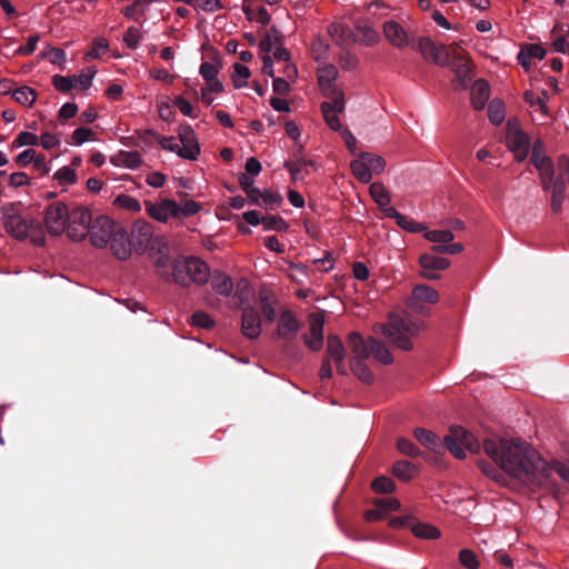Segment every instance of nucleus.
Here are the masks:
<instances>
[{
    "label": "nucleus",
    "mask_w": 569,
    "mask_h": 569,
    "mask_svg": "<svg viewBox=\"0 0 569 569\" xmlns=\"http://www.w3.org/2000/svg\"><path fill=\"white\" fill-rule=\"evenodd\" d=\"M483 451L496 466L479 461L485 475L500 481L502 471L526 483L542 487L555 470L569 481V465L557 462L553 467L541 458L539 452L520 439L490 437L483 440Z\"/></svg>",
    "instance_id": "1"
},
{
    "label": "nucleus",
    "mask_w": 569,
    "mask_h": 569,
    "mask_svg": "<svg viewBox=\"0 0 569 569\" xmlns=\"http://www.w3.org/2000/svg\"><path fill=\"white\" fill-rule=\"evenodd\" d=\"M413 436L426 448L439 453L446 447L458 459L466 457L465 450L479 452L481 449L478 439L460 426H452L449 429V433L443 438V443L435 432L425 428H416Z\"/></svg>",
    "instance_id": "2"
},
{
    "label": "nucleus",
    "mask_w": 569,
    "mask_h": 569,
    "mask_svg": "<svg viewBox=\"0 0 569 569\" xmlns=\"http://www.w3.org/2000/svg\"><path fill=\"white\" fill-rule=\"evenodd\" d=\"M318 84L327 101L321 103V111L326 123L335 131L340 130L341 123L338 114L345 110L343 92L335 84L338 78V70L332 63L318 68Z\"/></svg>",
    "instance_id": "3"
},
{
    "label": "nucleus",
    "mask_w": 569,
    "mask_h": 569,
    "mask_svg": "<svg viewBox=\"0 0 569 569\" xmlns=\"http://www.w3.org/2000/svg\"><path fill=\"white\" fill-rule=\"evenodd\" d=\"M209 266L198 257L179 256L172 261L171 282L183 288H188L192 283L204 284L209 281Z\"/></svg>",
    "instance_id": "4"
},
{
    "label": "nucleus",
    "mask_w": 569,
    "mask_h": 569,
    "mask_svg": "<svg viewBox=\"0 0 569 569\" xmlns=\"http://www.w3.org/2000/svg\"><path fill=\"white\" fill-rule=\"evenodd\" d=\"M3 227L13 238L19 240L29 238L37 246L44 243V234L38 221L24 219L14 212L12 204L3 207Z\"/></svg>",
    "instance_id": "5"
},
{
    "label": "nucleus",
    "mask_w": 569,
    "mask_h": 569,
    "mask_svg": "<svg viewBox=\"0 0 569 569\" xmlns=\"http://www.w3.org/2000/svg\"><path fill=\"white\" fill-rule=\"evenodd\" d=\"M379 328L380 331L376 332H381L396 347L408 351L412 349L411 338L418 335L421 326L409 318L391 316L388 323L380 325Z\"/></svg>",
    "instance_id": "6"
},
{
    "label": "nucleus",
    "mask_w": 569,
    "mask_h": 569,
    "mask_svg": "<svg viewBox=\"0 0 569 569\" xmlns=\"http://www.w3.org/2000/svg\"><path fill=\"white\" fill-rule=\"evenodd\" d=\"M506 140L509 150L515 154V159L518 162H522L528 158L530 138L519 128L517 120H508Z\"/></svg>",
    "instance_id": "7"
},
{
    "label": "nucleus",
    "mask_w": 569,
    "mask_h": 569,
    "mask_svg": "<svg viewBox=\"0 0 569 569\" xmlns=\"http://www.w3.org/2000/svg\"><path fill=\"white\" fill-rule=\"evenodd\" d=\"M92 216L87 208L78 207L69 213L67 233L74 241L82 240L90 230Z\"/></svg>",
    "instance_id": "8"
},
{
    "label": "nucleus",
    "mask_w": 569,
    "mask_h": 569,
    "mask_svg": "<svg viewBox=\"0 0 569 569\" xmlns=\"http://www.w3.org/2000/svg\"><path fill=\"white\" fill-rule=\"evenodd\" d=\"M109 242L113 256L120 260H126L131 256L132 247L130 238L124 229L119 227L113 220L109 219Z\"/></svg>",
    "instance_id": "9"
},
{
    "label": "nucleus",
    "mask_w": 569,
    "mask_h": 569,
    "mask_svg": "<svg viewBox=\"0 0 569 569\" xmlns=\"http://www.w3.org/2000/svg\"><path fill=\"white\" fill-rule=\"evenodd\" d=\"M69 213L70 211L63 202L57 201L51 203L47 208L44 217L48 231L53 236H59L66 231Z\"/></svg>",
    "instance_id": "10"
},
{
    "label": "nucleus",
    "mask_w": 569,
    "mask_h": 569,
    "mask_svg": "<svg viewBox=\"0 0 569 569\" xmlns=\"http://www.w3.org/2000/svg\"><path fill=\"white\" fill-rule=\"evenodd\" d=\"M301 328L302 322L297 319L296 315L291 310L284 309L278 318L276 336L290 343Z\"/></svg>",
    "instance_id": "11"
},
{
    "label": "nucleus",
    "mask_w": 569,
    "mask_h": 569,
    "mask_svg": "<svg viewBox=\"0 0 569 569\" xmlns=\"http://www.w3.org/2000/svg\"><path fill=\"white\" fill-rule=\"evenodd\" d=\"M153 237V229L149 222L137 221L132 226L131 234L129 237L132 250L139 254L144 253L148 250Z\"/></svg>",
    "instance_id": "12"
},
{
    "label": "nucleus",
    "mask_w": 569,
    "mask_h": 569,
    "mask_svg": "<svg viewBox=\"0 0 569 569\" xmlns=\"http://www.w3.org/2000/svg\"><path fill=\"white\" fill-rule=\"evenodd\" d=\"M241 315V332L249 339H257L261 335L262 320L258 309L252 305H247L240 309Z\"/></svg>",
    "instance_id": "13"
},
{
    "label": "nucleus",
    "mask_w": 569,
    "mask_h": 569,
    "mask_svg": "<svg viewBox=\"0 0 569 569\" xmlns=\"http://www.w3.org/2000/svg\"><path fill=\"white\" fill-rule=\"evenodd\" d=\"M419 264L422 269L421 276L429 280H437L440 278L438 271L446 270L450 266V261L438 254L426 252L420 256Z\"/></svg>",
    "instance_id": "14"
},
{
    "label": "nucleus",
    "mask_w": 569,
    "mask_h": 569,
    "mask_svg": "<svg viewBox=\"0 0 569 569\" xmlns=\"http://www.w3.org/2000/svg\"><path fill=\"white\" fill-rule=\"evenodd\" d=\"M144 206L148 214L160 222H166L170 217H177L178 203L172 199H164L158 203L144 201Z\"/></svg>",
    "instance_id": "15"
},
{
    "label": "nucleus",
    "mask_w": 569,
    "mask_h": 569,
    "mask_svg": "<svg viewBox=\"0 0 569 569\" xmlns=\"http://www.w3.org/2000/svg\"><path fill=\"white\" fill-rule=\"evenodd\" d=\"M306 346L312 351H319L323 346V319L315 313L310 315L309 335H303Z\"/></svg>",
    "instance_id": "16"
},
{
    "label": "nucleus",
    "mask_w": 569,
    "mask_h": 569,
    "mask_svg": "<svg viewBox=\"0 0 569 569\" xmlns=\"http://www.w3.org/2000/svg\"><path fill=\"white\" fill-rule=\"evenodd\" d=\"M449 67L456 74L457 79L460 81L461 86L466 88L470 81L472 72L470 59L467 53L463 50H459L457 54L453 56Z\"/></svg>",
    "instance_id": "17"
},
{
    "label": "nucleus",
    "mask_w": 569,
    "mask_h": 569,
    "mask_svg": "<svg viewBox=\"0 0 569 569\" xmlns=\"http://www.w3.org/2000/svg\"><path fill=\"white\" fill-rule=\"evenodd\" d=\"M259 307L264 322L271 323L277 318L279 300L277 296L266 288H261L258 295Z\"/></svg>",
    "instance_id": "18"
},
{
    "label": "nucleus",
    "mask_w": 569,
    "mask_h": 569,
    "mask_svg": "<svg viewBox=\"0 0 569 569\" xmlns=\"http://www.w3.org/2000/svg\"><path fill=\"white\" fill-rule=\"evenodd\" d=\"M546 54L547 51L540 44L525 43L521 46L517 59L523 69L529 71L531 68L530 59L535 58L542 60Z\"/></svg>",
    "instance_id": "19"
},
{
    "label": "nucleus",
    "mask_w": 569,
    "mask_h": 569,
    "mask_svg": "<svg viewBox=\"0 0 569 569\" xmlns=\"http://www.w3.org/2000/svg\"><path fill=\"white\" fill-rule=\"evenodd\" d=\"M489 93L490 88L486 80L478 79L475 81L470 92V100L476 110H482L485 108L489 99Z\"/></svg>",
    "instance_id": "20"
},
{
    "label": "nucleus",
    "mask_w": 569,
    "mask_h": 569,
    "mask_svg": "<svg viewBox=\"0 0 569 569\" xmlns=\"http://www.w3.org/2000/svg\"><path fill=\"white\" fill-rule=\"evenodd\" d=\"M211 288L220 296L229 297L233 291L234 283L232 278L227 273L216 270L211 277H209Z\"/></svg>",
    "instance_id": "21"
},
{
    "label": "nucleus",
    "mask_w": 569,
    "mask_h": 569,
    "mask_svg": "<svg viewBox=\"0 0 569 569\" xmlns=\"http://www.w3.org/2000/svg\"><path fill=\"white\" fill-rule=\"evenodd\" d=\"M383 33L390 43L397 48H403L408 43L405 29L396 21L385 22Z\"/></svg>",
    "instance_id": "22"
},
{
    "label": "nucleus",
    "mask_w": 569,
    "mask_h": 569,
    "mask_svg": "<svg viewBox=\"0 0 569 569\" xmlns=\"http://www.w3.org/2000/svg\"><path fill=\"white\" fill-rule=\"evenodd\" d=\"M233 299L236 300L234 302V308L237 309H242L243 307H247V305H251L250 303V299L253 295L252 292V288L249 283V281L244 278H241L237 281V283L234 284L233 287Z\"/></svg>",
    "instance_id": "23"
},
{
    "label": "nucleus",
    "mask_w": 569,
    "mask_h": 569,
    "mask_svg": "<svg viewBox=\"0 0 569 569\" xmlns=\"http://www.w3.org/2000/svg\"><path fill=\"white\" fill-rule=\"evenodd\" d=\"M348 345L351 351L357 356L355 359H368L370 357V338L365 340L358 332H351L348 336Z\"/></svg>",
    "instance_id": "24"
},
{
    "label": "nucleus",
    "mask_w": 569,
    "mask_h": 569,
    "mask_svg": "<svg viewBox=\"0 0 569 569\" xmlns=\"http://www.w3.org/2000/svg\"><path fill=\"white\" fill-rule=\"evenodd\" d=\"M153 266L156 267L157 274L166 282H171L172 278V261L170 260L169 252L150 257Z\"/></svg>",
    "instance_id": "25"
},
{
    "label": "nucleus",
    "mask_w": 569,
    "mask_h": 569,
    "mask_svg": "<svg viewBox=\"0 0 569 569\" xmlns=\"http://www.w3.org/2000/svg\"><path fill=\"white\" fill-rule=\"evenodd\" d=\"M106 223H107V218L104 216H99L96 219L94 224L88 232V234L90 237V241L96 248H106L107 247V231L104 229Z\"/></svg>",
    "instance_id": "26"
},
{
    "label": "nucleus",
    "mask_w": 569,
    "mask_h": 569,
    "mask_svg": "<svg viewBox=\"0 0 569 569\" xmlns=\"http://www.w3.org/2000/svg\"><path fill=\"white\" fill-rule=\"evenodd\" d=\"M530 160L537 170L555 167L552 159L545 154V144L541 140L533 142Z\"/></svg>",
    "instance_id": "27"
},
{
    "label": "nucleus",
    "mask_w": 569,
    "mask_h": 569,
    "mask_svg": "<svg viewBox=\"0 0 569 569\" xmlns=\"http://www.w3.org/2000/svg\"><path fill=\"white\" fill-rule=\"evenodd\" d=\"M369 352L370 357H375L376 360L383 365H390L393 361V357L386 346L373 337H370Z\"/></svg>",
    "instance_id": "28"
},
{
    "label": "nucleus",
    "mask_w": 569,
    "mask_h": 569,
    "mask_svg": "<svg viewBox=\"0 0 569 569\" xmlns=\"http://www.w3.org/2000/svg\"><path fill=\"white\" fill-rule=\"evenodd\" d=\"M365 359H351L350 370L363 383L370 385L375 380V376L370 368L363 362Z\"/></svg>",
    "instance_id": "29"
},
{
    "label": "nucleus",
    "mask_w": 569,
    "mask_h": 569,
    "mask_svg": "<svg viewBox=\"0 0 569 569\" xmlns=\"http://www.w3.org/2000/svg\"><path fill=\"white\" fill-rule=\"evenodd\" d=\"M459 51L457 43L441 44L437 51L433 62L438 66H449L453 59V56Z\"/></svg>",
    "instance_id": "30"
},
{
    "label": "nucleus",
    "mask_w": 569,
    "mask_h": 569,
    "mask_svg": "<svg viewBox=\"0 0 569 569\" xmlns=\"http://www.w3.org/2000/svg\"><path fill=\"white\" fill-rule=\"evenodd\" d=\"M412 533L422 539H437L440 537V530L429 523L419 522L415 519L411 527Z\"/></svg>",
    "instance_id": "31"
},
{
    "label": "nucleus",
    "mask_w": 569,
    "mask_h": 569,
    "mask_svg": "<svg viewBox=\"0 0 569 569\" xmlns=\"http://www.w3.org/2000/svg\"><path fill=\"white\" fill-rule=\"evenodd\" d=\"M327 353L333 360H341L346 357V350L341 339L336 335L328 336Z\"/></svg>",
    "instance_id": "32"
},
{
    "label": "nucleus",
    "mask_w": 569,
    "mask_h": 569,
    "mask_svg": "<svg viewBox=\"0 0 569 569\" xmlns=\"http://www.w3.org/2000/svg\"><path fill=\"white\" fill-rule=\"evenodd\" d=\"M412 297L422 302L436 303L439 300L438 292L427 284H417L412 290Z\"/></svg>",
    "instance_id": "33"
},
{
    "label": "nucleus",
    "mask_w": 569,
    "mask_h": 569,
    "mask_svg": "<svg viewBox=\"0 0 569 569\" xmlns=\"http://www.w3.org/2000/svg\"><path fill=\"white\" fill-rule=\"evenodd\" d=\"M212 60L213 62L203 61L200 66L199 72L204 80H212V78L218 76L222 67V61L218 53L213 54Z\"/></svg>",
    "instance_id": "34"
},
{
    "label": "nucleus",
    "mask_w": 569,
    "mask_h": 569,
    "mask_svg": "<svg viewBox=\"0 0 569 569\" xmlns=\"http://www.w3.org/2000/svg\"><path fill=\"white\" fill-rule=\"evenodd\" d=\"M369 192L373 201L379 206L381 209L382 207H386L387 204H390V194L385 188V186L380 182H373L369 187Z\"/></svg>",
    "instance_id": "35"
},
{
    "label": "nucleus",
    "mask_w": 569,
    "mask_h": 569,
    "mask_svg": "<svg viewBox=\"0 0 569 569\" xmlns=\"http://www.w3.org/2000/svg\"><path fill=\"white\" fill-rule=\"evenodd\" d=\"M281 40L280 31L272 26L259 42V48L263 53H269L274 44L281 43Z\"/></svg>",
    "instance_id": "36"
},
{
    "label": "nucleus",
    "mask_w": 569,
    "mask_h": 569,
    "mask_svg": "<svg viewBox=\"0 0 569 569\" xmlns=\"http://www.w3.org/2000/svg\"><path fill=\"white\" fill-rule=\"evenodd\" d=\"M416 471V467L407 460L397 461L392 467V473L403 481L410 480Z\"/></svg>",
    "instance_id": "37"
},
{
    "label": "nucleus",
    "mask_w": 569,
    "mask_h": 569,
    "mask_svg": "<svg viewBox=\"0 0 569 569\" xmlns=\"http://www.w3.org/2000/svg\"><path fill=\"white\" fill-rule=\"evenodd\" d=\"M360 158L363 160L371 174L380 173L386 167V162L380 156L361 152Z\"/></svg>",
    "instance_id": "38"
},
{
    "label": "nucleus",
    "mask_w": 569,
    "mask_h": 569,
    "mask_svg": "<svg viewBox=\"0 0 569 569\" xmlns=\"http://www.w3.org/2000/svg\"><path fill=\"white\" fill-rule=\"evenodd\" d=\"M13 98L18 103L31 107L37 99V93L30 87L23 86L14 90Z\"/></svg>",
    "instance_id": "39"
},
{
    "label": "nucleus",
    "mask_w": 569,
    "mask_h": 569,
    "mask_svg": "<svg viewBox=\"0 0 569 569\" xmlns=\"http://www.w3.org/2000/svg\"><path fill=\"white\" fill-rule=\"evenodd\" d=\"M351 171L353 176L362 183H369L372 174L368 170L363 160L359 157V159H355L350 163Z\"/></svg>",
    "instance_id": "40"
},
{
    "label": "nucleus",
    "mask_w": 569,
    "mask_h": 569,
    "mask_svg": "<svg viewBox=\"0 0 569 569\" xmlns=\"http://www.w3.org/2000/svg\"><path fill=\"white\" fill-rule=\"evenodd\" d=\"M39 143L37 134L29 131H21L10 144V149L14 150L22 147H32Z\"/></svg>",
    "instance_id": "41"
},
{
    "label": "nucleus",
    "mask_w": 569,
    "mask_h": 569,
    "mask_svg": "<svg viewBox=\"0 0 569 569\" xmlns=\"http://www.w3.org/2000/svg\"><path fill=\"white\" fill-rule=\"evenodd\" d=\"M417 47L425 59L431 60L433 62L439 46H437L430 38L421 37L418 40Z\"/></svg>",
    "instance_id": "42"
},
{
    "label": "nucleus",
    "mask_w": 569,
    "mask_h": 569,
    "mask_svg": "<svg viewBox=\"0 0 569 569\" xmlns=\"http://www.w3.org/2000/svg\"><path fill=\"white\" fill-rule=\"evenodd\" d=\"M251 72L250 70L241 63H234L233 64V74H232V81L233 86L237 89L243 88L248 83V78L250 77Z\"/></svg>",
    "instance_id": "43"
},
{
    "label": "nucleus",
    "mask_w": 569,
    "mask_h": 569,
    "mask_svg": "<svg viewBox=\"0 0 569 569\" xmlns=\"http://www.w3.org/2000/svg\"><path fill=\"white\" fill-rule=\"evenodd\" d=\"M264 230H274L278 232L287 231L289 226L280 216H264L262 220Z\"/></svg>",
    "instance_id": "44"
},
{
    "label": "nucleus",
    "mask_w": 569,
    "mask_h": 569,
    "mask_svg": "<svg viewBox=\"0 0 569 569\" xmlns=\"http://www.w3.org/2000/svg\"><path fill=\"white\" fill-rule=\"evenodd\" d=\"M96 71L91 68L87 69V71H82L79 74L72 76V83L74 89L86 90L88 89L94 77Z\"/></svg>",
    "instance_id": "45"
},
{
    "label": "nucleus",
    "mask_w": 569,
    "mask_h": 569,
    "mask_svg": "<svg viewBox=\"0 0 569 569\" xmlns=\"http://www.w3.org/2000/svg\"><path fill=\"white\" fill-rule=\"evenodd\" d=\"M328 32L339 46H342L351 33L348 27L338 23L330 24L328 27Z\"/></svg>",
    "instance_id": "46"
},
{
    "label": "nucleus",
    "mask_w": 569,
    "mask_h": 569,
    "mask_svg": "<svg viewBox=\"0 0 569 569\" xmlns=\"http://www.w3.org/2000/svg\"><path fill=\"white\" fill-rule=\"evenodd\" d=\"M113 204L119 208L126 209L130 212H138L141 209L139 201L136 198L128 194L118 196L114 199Z\"/></svg>",
    "instance_id": "47"
},
{
    "label": "nucleus",
    "mask_w": 569,
    "mask_h": 569,
    "mask_svg": "<svg viewBox=\"0 0 569 569\" xmlns=\"http://www.w3.org/2000/svg\"><path fill=\"white\" fill-rule=\"evenodd\" d=\"M372 489L379 493H390L395 491L396 483L391 478L380 476L372 481Z\"/></svg>",
    "instance_id": "48"
},
{
    "label": "nucleus",
    "mask_w": 569,
    "mask_h": 569,
    "mask_svg": "<svg viewBox=\"0 0 569 569\" xmlns=\"http://www.w3.org/2000/svg\"><path fill=\"white\" fill-rule=\"evenodd\" d=\"M425 238L436 243H449L455 236L450 230H430L425 232Z\"/></svg>",
    "instance_id": "49"
},
{
    "label": "nucleus",
    "mask_w": 569,
    "mask_h": 569,
    "mask_svg": "<svg viewBox=\"0 0 569 569\" xmlns=\"http://www.w3.org/2000/svg\"><path fill=\"white\" fill-rule=\"evenodd\" d=\"M53 177L61 186L72 184L77 180L76 171L68 166L58 169Z\"/></svg>",
    "instance_id": "50"
},
{
    "label": "nucleus",
    "mask_w": 569,
    "mask_h": 569,
    "mask_svg": "<svg viewBox=\"0 0 569 569\" xmlns=\"http://www.w3.org/2000/svg\"><path fill=\"white\" fill-rule=\"evenodd\" d=\"M488 117L492 124H500L505 119V108L499 101H491L488 107Z\"/></svg>",
    "instance_id": "51"
},
{
    "label": "nucleus",
    "mask_w": 569,
    "mask_h": 569,
    "mask_svg": "<svg viewBox=\"0 0 569 569\" xmlns=\"http://www.w3.org/2000/svg\"><path fill=\"white\" fill-rule=\"evenodd\" d=\"M147 251H149V257L169 252L168 240L163 236H154Z\"/></svg>",
    "instance_id": "52"
},
{
    "label": "nucleus",
    "mask_w": 569,
    "mask_h": 569,
    "mask_svg": "<svg viewBox=\"0 0 569 569\" xmlns=\"http://www.w3.org/2000/svg\"><path fill=\"white\" fill-rule=\"evenodd\" d=\"M459 561L467 569H478L480 565L477 555L470 549H462L459 552Z\"/></svg>",
    "instance_id": "53"
},
{
    "label": "nucleus",
    "mask_w": 569,
    "mask_h": 569,
    "mask_svg": "<svg viewBox=\"0 0 569 569\" xmlns=\"http://www.w3.org/2000/svg\"><path fill=\"white\" fill-rule=\"evenodd\" d=\"M243 12L246 13L249 20L256 19L258 22L264 26H267L270 22V14L267 11V9L262 6L257 9V12H254L249 7L244 6Z\"/></svg>",
    "instance_id": "54"
},
{
    "label": "nucleus",
    "mask_w": 569,
    "mask_h": 569,
    "mask_svg": "<svg viewBox=\"0 0 569 569\" xmlns=\"http://www.w3.org/2000/svg\"><path fill=\"white\" fill-rule=\"evenodd\" d=\"M397 448L402 455L409 457H418L421 453L420 449L407 438L398 439Z\"/></svg>",
    "instance_id": "55"
},
{
    "label": "nucleus",
    "mask_w": 569,
    "mask_h": 569,
    "mask_svg": "<svg viewBox=\"0 0 569 569\" xmlns=\"http://www.w3.org/2000/svg\"><path fill=\"white\" fill-rule=\"evenodd\" d=\"M540 184L545 191L553 192V176H555V167H549L543 170H538Z\"/></svg>",
    "instance_id": "56"
},
{
    "label": "nucleus",
    "mask_w": 569,
    "mask_h": 569,
    "mask_svg": "<svg viewBox=\"0 0 569 569\" xmlns=\"http://www.w3.org/2000/svg\"><path fill=\"white\" fill-rule=\"evenodd\" d=\"M261 196V203L267 209H274L282 202L281 194L271 190H264Z\"/></svg>",
    "instance_id": "57"
},
{
    "label": "nucleus",
    "mask_w": 569,
    "mask_h": 569,
    "mask_svg": "<svg viewBox=\"0 0 569 569\" xmlns=\"http://www.w3.org/2000/svg\"><path fill=\"white\" fill-rule=\"evenodd\" d=\"M338 62L343 70H353L357 68L359 60L357 56L350 51H342L339 54Z\"/></svg>",
    "instance_id": "58"
},
{
    "label": "nucleus",
    "mask_w": 569,
    "mask_h": 569,
    "mask_svg": "<svg viewBox=\"0 0 569 569\" xmlns=\"http://www.w3.org/2000/svg\"><path fill=\"white\" fill-rule=\"evenodd\" d=\"M192 325L203 329H210L214 326L213 319L203 311H197L191 317Z\"/></svg>",
    "instance_id": "59"
},
{
    "label": "nucleus",
    "mask_w": 569,
    "mask_h": 569,
    "mask_svg": "<svg viewBox=\"0 0 569 569\" xmlns=\"http://www.w3.org/2000/svg\"><path fill=\"white\" fill-rule=\"evenodd\" d=\"M312 54L316 60H326L329 52V44L322 39H316L311 44Z\"/></svg>",
    "instance_id": "60"
},
{
    "label": "nucleus",
    "mask_w": 569,
    "mask_h": 569,
    "mask_svg": "<svg viewBox=\"0 0 569 569\" xmlns=\"http://www.w3.org/2000/svg\"><path fill=\"white\" fill-rule=\"evenodd\" d=\"M42 58H46L52 64L61 66L66 61V53L60 48H49L47 51L42 52Z\"/></svg>",
    "instance_id": "61"
},
{
    "label": "nucleus",
    "mask_w": 569,
    "mask_h": 569,
    "mask_svg": "<svg viewBox=\"0 0 569 569\" xmlns=\"http://www.w3.org/2000/svg\"><path fill=\"white\" fill-rule=\"evenodd\" d=\"M194 8L204 12H214L224 8L221 0H194Z\"/></svg>",
    "instance_id": "62"
},
{
    "label": "nucleus",
    "mask_w": 569,
    "mask_h": 569,
    "mask_svg": "<svg viewBox=\"0 0 569 569\" xmlns=\"http://www.w3.org/2000/svg\"><path fill=\"white\" fill-rule=\"evenodd\" d=\"M200 210V206L194 200H187L182 206L178 204L177 217H190Z\"/></svg>",
    "instance_id": "63"
},
{
    "label": "nucleus",
    "mask_w": 569,
    "mask_h": 569,
    "mask_svg": "<svg viewBox=\"0 0 569 569\" xmlns=\"http://www.w3.org/2000/svg\"><path fill=\"white\" fill-rule=\"evenodd\" d=\"M200 153V147L198 143L180 144L179 157L188 160H196Z\"/></svg>",
    "instance_id": "64"
}]
</instances>
